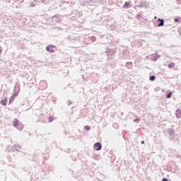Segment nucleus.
<instances>
[{
	"mask_svg": "<svg viewBox=\"0 0 181 181\" xmlns=\"http://www.w3.org/2000/svg\"><path fill=\"white\" fill-rule=\"evenodd\" d=\"M162 181H168V180H167V178H163Z\"/></svg>",
	"mask_w": 181,
	"mask_h": 181,
	"instance_id": "4468645a",
	"label": "nucleus"
},
{
	"mask_svg": "<svg viewBox=\"0 0 181 181\" xmlns=\"http://www.w3.org/2000/svg\"><path fill=\"white\" fill-rule=\"evenodd\" d=\"M170 97H172V92H170V93L167 95V98H170Z\"/></svg>",
	"mask_w": 181,
	"mask_h": 181,
	"instance_id": "9b49d317",
	"label": "nucleus"
},
{
	"mask_svg": "<svg viewBox=\"0 0 181 181\" xmlns=\"http://www.w3.org/2000/svg\"><path fill=\"white\" fill-rule=\"evenodd\" d=\"M158 21H160V23L158 24V26H163L164 21L163 19L158 18Z\"/></svg>",
	"mask_w": 181,
	"mask_h": 181,
	"instance_id": "0eeeda50",
	"label": "nucleus"
},
{
	"mask_svg": "<svg viewBox=\"0 0 181 181\" xmlns=\"http://www.w3.org/2000/svg\"><path fill=\"white\" fill-rule=\"evenodd\" d=\"M175 115L177 116V118H181V110H177L175 112Z\"/></svg>",
	"mask_w": 181,
	"mask_h": 181,
	"instance_id": "f03ea898",
	"label": "nucleus"
},
{
	"mask_svg": "<svg viewBox=\"0 0 181 181\" xmlns=\"http://www.w3.org/2000/svg\"><path fill=\"white\" fill-rule=\"evenodd\" d=\"M2 53V49L0 47V54Z\"/></svg>",
	"mask_w": 181,
	"mask_h": 181,
	"instance_id": "dca6fc26",
	"label": "nucleus"
},
{
	"mask_svg": "<svg viewBox=\"0 0 181 181\" xmlns=\"http://www.w3.org/2000/svg\"><path fill=\"white\" fill-rule=\"evenodd\" d=\"M13 127H19V120L18 119H14Z\"/></svg>",
	"mask_w": 181,
	"mask_h": 181,
	"instance_id": "7ed1b4c3",
	"label": "nucleus"
},
{
	"mask_svg": "<svg viewBox=\"0 0 181 181\" xmlns=\"http://www.w3.org/2000/svg\"><path fill=\"white\" fill-rule=\"evenodd\" d=\"M85 129L86 131H90V127L89 126H85Z\"/></svg>",
	"mask_w": 181,
	"mask_h": 181,
	"instance_id": "f8f14e48",
	"label": "nucleus"
},
{
	"mask_svg": "<svg viewBox=\"0 0 181 181\" xmlns=\"http://www.w3.org/2000/svg\"><path fill=\"white\" fill-rule=\"evenodd\" d=\"M47 52H49L50 53H53L54 52L53 49L52 48V46H48L46 47Z\"/></svg>",
	"mask_w": 181,
	"mask_h": 181,
	"instance_id": "20e7f679",
	"label": "nucleus"
},
{
	"mask_svg": "<svg viewBox=\"0 0 181 181\" xmlns=\"http://www.w3.org/2000/svg\"><path fill=\"white\" fill-rule=\"evenodd\" d=\"M15 100V98L13 96H11V98L9 99V103H13Z\"/></svg>",
	"mask_w": 181,
	"mask_h": 181,
	"instance_id": "9d476101",
	"label": "nucleus"
},
{
	"mask_svg": "<svg viewBox=\"0 0 181 181\" xmlns=\"http://www.w3.org/2000/svg\"><path fill=\"white\" fill-rule=\"evenodd\" d=\"M175 22H178L179 21V20H177V18H175Z\"/></svg>",
	"mask_w": 181,
	"mask_h": 181,
	"instance_id": "2eb2a0df",
	"label": "nucleus"
},
{
	"mask_svg": "<svg viewBox=\"0 0 181 181\" xmlns=\"http://www.w3.org/2000/svg\"><path fill=\"white\" fill-rule=\"evenodd\" d=\"M136 121H139V119H136Z\"/></svg>",
	"mask_w": 181,
	"mask_h": 181,
	"instance_id": "a211bd4d",
	"label": "nucleus"
},
{
	"mask_svg": "<svg viewBox=\"0 0 181 181\" xmlns=\"http://www.w3.org/2000/svg\"><path fill=\"white\" fill-rule=\"evenodd\" d=\"M1 105H6L8 104V99H3L1 101Z\"/></svg>",
	"mask_w": 181,
	"mask_h": 181,
	"instance_id": "39448f33",
	"label": "nucleus"
},
{
	"mask_svg": "<svg viewBox=\"0 0 181 181\" xmlns=\"http://www.w3.org/2000/svg\"><path fill=\"white\" fill-rule=\"evenodd\" d=\"M131 3L126 1L124 4V8H129Z\"/></svg>",
	"mask_w": 181,
	"mask_h": 181,
	"instance_id": "423d86ee",
	"label": "nucleus"
},
{
	"mask_svg": "<svg viewBox=\"0 0 181 181\" xmlns=\"http://www.w3.org/2000/svg\"><path fill=\"white\" fill-rule=\"evenodd\" d=\"M93 146L95 151H101V148H103V146L100 144V142L95 143Z\"/></svg>",
	"mask_w": 181,
	"mask_h": 181,
	"instance_id": "f257e3e1",
	"label": "nucleus"
},
{
	"mask_svg": "<svg viewBox=\"0 0 181 181\" xmlns=\"http://www.w3.org/2000/svg\"><path fill=\"white\" fill-rule=\"evenodd\" d=\"M169 69H173L175 67V63L172 62L170 64H168Z\"/></svg>",
	"mask_w": 181,
	"mask_h": 181,
	"instance_id": "6e6552de",
	"label": "nucleus"
},
{
	"mask_svg": "<svg viewBox=\"0 0 181 181\" xmlns=\"http://www.w3.org/2000/svg\"><path fill=\"white\" fill-rule=\"evenodd\" d=\"M155 78H156L155 76H150L149 80L151 81H155Z\"/></svg>",
	"mask_w": 181,
	"mask_h": 181,
	"instance_id": "1a4fd4ad",
	"label": "nucleus"
},
{
	"mask_svg": "<svg viewBox=\"0 0 181 181\" xmlns=\"http://www.w3.org/2000/svg\"><path fill=\"white\" fill-rule=\"evenodd\" d=\"M141 144H145V141H141Z\"/></svg>",
	"mask_w": 181,
	"mask_h": 181,
	"instance_id": "f3484780",
	"label": "nucleus"
},
{
	"mask_svg": "<svg viewBox=\"0 0 181 181\" xmlns=\"http://www.w3.org/2000/svg\"><path fill=\"white\" fill-rule=\"evenodd\" d=\"M12 96L15 98V97H18V93H14Z\"/></svg>",
	"mask_w": 181,
	"mask_h": 181,
	"instance_id": "ddd939ff",
	"label": "nucleus"
}]
</instances>
